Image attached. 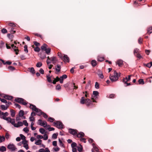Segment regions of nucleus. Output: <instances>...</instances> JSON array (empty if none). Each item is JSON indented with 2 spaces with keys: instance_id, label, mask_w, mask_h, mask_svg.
I'll list each match as a JSON object with an SVG mask.
<instances>
[{
  "instance_id": "052dcab7",
  "label": "nucleus",
  "mask_w": 152,
  "mask_h": 152,
  "mask_svg": "<svg viewBox=\"0 0 152 152\" xmlns=\"http://www.w3.org/2000/svg\"><path fill=\"white\" fill-rule=\"evenodd\" d=\"M61 87L60 85H57L56 87V89L57 90H60V89H61Z\"/></svg>"
},
{
  "instance_id": "338daca9",
  "label": "nucleus",
  "mask_w": 152,
  "mask_h": 152,
  "mask_svg": "<svg viewBox=\"0 0 152 152\" xmlns=\"http://www.w3.org/2000/svg\"><path fill=\"white\" fill-rule=\"evenodd\" d=\"M29 119L30 121H33L35 120L33 116H31L30 117Z\"/></svg>"
},
{
  "instance_id": "dca6fc26",
  "label": "nucleus",
  "mask_w": 152,
  "mask_h": 152,
  "mask_svg": "<svg viewBox=\"0 0 152 152\" xmlns=\"http://www.w3.org/2000/svg\"><path fill=\"white\" fill-rule=\"evenodd\" d=\"M39 57L42 59H43L45 57V55L43 52H42L39 54Z\"/></svg>"
},
{
  "instance_id": "bf43d9fd",
  "label": "nucleus",
  "mask_w": 152,
  "mask_h": 152,
  "mask_svg": "<svg viewBox=\"0 0 152 152\" xmlns=\"http://www.w3.org/2000/svg\"><path fill=\"white\" fill-rule=\"evenodd\" d=\"M95 88L96 89H98L99 88V84L97 82H96L95 83Z\"/></svg>"
},
{
  "instance_id": "49530a36",
  "label": "nucleus",
  "mask_w": 152,
  "mask_h": 152,
  "mask_svg": "<svg viewBox=\"0 0 152 152\" xmlns=\"http://www.w3.org/2000/svg\"><path fill=\"white\" fill-rule=\"evenodd\" d=\"M21 139L23 140H26V137L22 134H20V135Z\"/></svg>"
},
{
  "instance_id": "c756f323",
  "label": "nucleus",
  "mask_w": 152,
  "mask_h": 152,
  "mask_svg": "<svg viewBox=\"0 0 152 152\" xmlns=\"http://www.w3.org/2000/svg\"><path fill=\"white\" fill-rule=\"evenodd\" d=\"M28 69L29 70L30 72L32 74H34L35 73V71L34 68L31 67L29 68Z\"/></svg>"
},
{
  "instance_id": "7c9ffc66",
  "label": "nucleus",
  "mask_w": 152,
  "mask_h": 152,
  "mask_svg": "<svg viewBox=\"0 0 152 152\" xmlns=\"http://www.w3.org/2000/svg\"><path fill=\"white\" fill-rule=\"evenodd\" d=\"M46 77L49 83H52V80L49 74L47 75Z\"/></svg>"
},
{
  "instance_id": "3c124183",
  "label": "nucleus",
  "mask_w": 152,
  "mask_h": 152,
  "mask_svg": "<svg viewBox=\"0 0 152 152\" xmlns=\"http://www.w3.org/2000/svg\"><path fill=\"white\" fill-rule=\"evenodd\" d=\"M1 32L3 34H5L7 33V30L5 28H3L1 30Z\"/></svg>"
},
{
  "instance_id": "b1692460",
  "label": "nucleus",
  "mask_w": 152,
  "mask_h": 152,
  "mask_svg": "<svg viewBox=\"0 0 152 152\" xmlns=\"http://www.w3.org/2000/svg\"><path fill=\"white\" fill-rule=\"evenodd\" d=\"M24 111L23 110H21L19 112L18 115L19 117H21L24 115Z\"/></svg>"
},
{
  "instance_id": "603ef678",
  "label": "nucleus",
  "mask_w": 152,
  "mask_h": 152,
  "mask_svg": "<svg viewBox=\"0 0 152 152\" xmlns=\"http://www.w3.org/2000/svg\"><path fill=\"white\" fill-rule=\"evenodd\" d=\"M9 26L12 27V28L15 27V25L13 23H9L8 24Z\"/></svg>"
},
{
  "instance_id": "473e14b6",
  "label": "nucleus",
  "mask_w": 152,
  "mask_h": 152,
  "mask_svg": "<svg viewBox=\"0 0 152 152\" xmlns=\"http://www.w3.org/2000/svg\"><path fill=\"white\" fill-rule=\"evenodd\" d=\"M57 68H56V70L58 72H59L60 71L61 66L59 65H57Z\"/></svg>"
},
{
  "instance_id": "37998d69",
  "label": "nucleus",
  "mask_w": 152,
  "mask_h": 152,
  "mask_svg": "<svg viewBox=\"0 0 152 152\" xmlns=\"http://www.w3.org/2000/svg\"><path fill=\"white\" fill-rule=\"evenodd\" d=\"M92 145L95 151H99L98 148L95 146V145L94 143L92 144Z\"/></svg>"
},
{
  "instance_id": "393cba45",
  "label": "nucleus",
  "mask_w": 152,
  "mask_h": 152,
  "mask_svg": "<svg viewBox=\"0 0 152 152\" xmlns=\"http://www.w3.org/2000/svg\"><path fill=\"white\" fill-rule=\"evenodd\" d=\"M96 61L95 60H93L91 62V64L93 67L95 66L97 64Z\"/></svg>"
},
{
  "instance_id": "2eb2a0df",
  "label": "nucleus",
  "mask_w": 152,
  "mask_h": 152,
  "mask_svg": "<svg viewBox=\"0 0 152 152\" xmlns=\"http://www.w3.org/2000/svg\"><path fill=\"white\" fill-rule=\"evenodd\" d=\"M50 61H51V62H52L53 64H54L56 63L57 61L56 57L55 56L51 57Z\"/></svg>"
},
{
  "instance_id": "69168bd1",
  "label": "nucleus",
  "mask_w": 152,
  "mask_h": 152,
  "mask_svg": "<svg viewBox=\"0 0 152 152\" xmlns=\"http://www.w3.org/2000/svg\"><path fill=\"white\" fill-rule=\"evenodd\" d=\"M59 142L60 143V145L62 147H64V144L62 143V141L60 140V139L58 140Z\"/></svg>"
},
{
  "instance_id": "79ce46f5",
  "label": "nucleus",
  "mask_w": 152,
  "mask_h": 152,
  "mask_svg": "<svg viewBox=\"0 0 152 152\" xmlns=\"http://www.w3.org/2000/svg\"><path fill=\"white\" fill-rule=\"evenodd\" d=\"M42 65V64L41 62H38L36 64V66L37 67H40Z\"/></svg>"
},
{
  "instance_id": "864d4df0",
  "label": "nucleus",
  "mask_w": 152,
  "mask_h": 152,
  "mask_svg": "<svg viewBox=\"0 0 152 152\" xmlns=\"http://www.w3.org/2000/svg\"><path fill=\"white\" fill-rule=\"evenodd\" d=\"M27 48L28 47L27 45H25L24 46V50L26 53H27L28 52Z\"/></svg>"
},
{
  "instance_id": "c9c22d12",
  "label": "nucleus",
  "mask_w": 152,
  "mask_h": 152,
  "mask_svg": "<svg viewBox=\"0 0 152 152\" xmlns=\"http://www.w3.org/2000/svg\"><path fill=\"white\" fill-rule=\"evenodd\" d=\"M50 59L51 58H49V56L47 57V59L46 61L47 64H49L51 63V61H50Z\"/></svg>"
},
{
  "instance_id": "bb28decb",
  "label": "nucleus",
  "mask_w": 152,
  "mask_h": 152,
  "mask_svg": "<svg viewBox=\"0 0 152 152\" xmlns=\"http://www.w3.org/2000/svg\"><path fill=\"white\" fill-rule=\"evenodd\" d=\"M5 138L4 136H1L0 135V142H2L4 141Z\"/></svg>"
},
{
  "instance_id": "0e129e2a",
  "label": "nucleus",
  "mask_w": 152,
  "mask_h": 152,
  "mask_svg": "<svg viewBox=\"0 0 152 152\" xmlns=\"http://www.w3.org/2000/svg\"><path fill=\"white\" fill-rule=\"evenodd\" d=\"M77 144L76 143L73 142L71 144V147L72 148H75Z\"/></svg>"
},
{
  "instance_id": "6ab92c4d",
  "label": "nucleus",
  "mask_w": 152,
  "mask_h": 152,
  "mask_svg": "<svg viewBox=\"0 0 152 152\" xmlns=\"http://www.w3.org/2000/svg\"><path fill=\"white\" fill-rule=\"evenodd\" d=\"M35 112L37 113V115L39 116L42 115V113H43V112L41 111V110L38 108H37V110H36V111H35Z\"/></svg>"
},
{
  "instance_id": "774afa93",
  "label": "nucleus",
  "mask_w": 152,
  "mask_h": 152,
  "mask_svg": "<svg viewBox=\"0 0 152 152\" xmlns=\"http://www.w3.org/2000/svg\"><path fill=\"white\" fill-rule=\"evenodd\" d=\"M33 43L37 47L38 46L40 45V44L36 41H34V42Z\"/></svg>"
},
{
  "instance_id": "a18cd8bd",
  "label": "nucleus",
  "mask_w": 152,
  "mask_h": 152,
  "mask_svg": "<svg viewBox=\"0 0 152 152\" xmlns=\"http://www.w3.org/2000/svg\"><path fill=\"white\" fill-rule=\"evenodd\" d=\"M139 51V49L137 48H136L134 49V54L135 56L136 55L135 54L137 53V54L138 53V52Z\"/></svg>"
},
{
  "instance_id": "c85d7f7f",
  "label": "nucleus",
  "mask_w": 152,
  "mask_h": 152,
  "mask_svg": "<svg viewBox=\"0 0 152 152\" xmlns=\"http://www.w3.org/2000/svg\"><path fill=\"white\" fill-rule=\"evenodd\" d=\"M51 49L49 48H47L45 51V53L46 54L48 55L50 54V52Z\"/></svg>"
},
{
  "instance_id": "9b49d317",
  "label": "nucleus",
  "mask_w": 152,
  "mask_h": 152,
  "mask_svg": "<svg viewBox=\"0 0 152 152\" xmlns=\"http://www.w3.org/2000/svg\"><path fill=\"white\" fill-rule=\"evenodd\" d=\"M0 96L3 97L5 99L8 100H11L13 98V97L12 96H9L8 95H4V96H2L1 94H0Z\"/></svg>"
},
{
  "instance_id": "8fccbe9b",
  "label": "nucleus",
  "mask_w": 152,
  "mask_h": 152,
  "mask_svg": "<svg viewBox=\"0 0 152 152\" xmlns=\"http://www.w3.org/2000/svg\"><path fill=\"white\" fill-rule=\"evenodd\" d=\"M58 135V134H56V133L53 134L52 137L53 138L56 139L57 138V136Z\"/></svg>"
},
{
  "instance_id": "f704fd0d",
  "label": "nucleus",
  "mask_w": 152,
  "mask_h": 152,
  "mask_svg": "<svg viewBox=\"0 0 152 152\" xmlns=\"http://www.w3.org/2000/svg\"><path fill=\"white\" fill-rule=\"evenodd\" d=\"M152 33V27H149L148 28L147 33L150 34Z\"/></svg>"
},
{
  "instance_id": "0eeeda50",
  "label": "nucleus",
  "mask_w": 152,
  "mask_h": 152,
  "mask_svg": "<svg viewBox=\"0 0 152 152\" xmlns=\"http://www.w3.org/2000/svg\"><path fill=\"white\" fill-rule=\"evenodd\" d=\"M3 119L7 121L8 123H11L12 125L14 123V121L15 119L11 118L10 117H6V118H3Z\"/></svg>"
},
{
  "instance_id": "13d9d810",
  "label": "nucleus",
  "mask_w": 152,
  "mask_h": 152,
  "mask_svg": "<svg viewBox=\"0 0 152 152\" xmlns=\"http://www.w3.org/2000/svg\"><path fill=\"white\" fill-rule=\"evenodd\" d=\"M40 50V48L38 47H37L34 48V50L37 52H39Z\"/></svg>"
},
{
  "instance_id": "1a4fd4ad",
  "label": "nucleus",
  "mask_w": 152,
  "mask_h": 152,
  "mask_svg": "<svg viewBox=\"0 0 152 152\" xmlns=\"http://www.w3.org/2000/svg\"><path fill=\"white\" fill-rule=\"evenodd\" d=\"M21 143L23 145V147L26 150L28 149V144H27V142L26 140H23Z\"/></svg>"
},
{
  "instance_id": "a878e982",
  "label": "nucleus",
  "mask_w": 152,
  "mask_h": 152,
  "mask_svg": "<svg viewBox=\"0 0 152 152\" xmlns=\"http://www.w3.org/2000/svg\"><path fill=\"white\" fill-rule=\"evenodd\" d=\"M11 115L12 117H13L15 116V112L12 109L10 110Z\"/></svg>"
},
{
  "instance_id": "6e6d98bb",
  "label": "nucleus",
  "mask_w": 152,
  "mask_h": 152,
  "mask_svg": "<svg viewBox=\"0 0 152 152\" xmlns=\"http://www.w3.org/2000/svg\"><path fill=\"white\" fill-rule=\"evenodd\" d=\"M135 56L139 59L142 58V56L139 53H138Z\"/></svg>"
},
{
  "instance_id": "aec40b11",
  "label": "nucleus",
  "mask_w": 152,
  "mask_h": 152,
  "mask_svg": "<svg viewBox=\"0 0 152 152\" xmlns=\"http://www.w3.org/2000/svg\"><path fill=\"white\" fill-rule=\"evenodd\" d=\"M123 61L121 60H119L116 62V64L118 66H120L123 64Z\"/></svg>"
},
{
  "instance_id": "7ed1b4c3",
  "label": "nucleus",
  "mask_w": 152,
  "mask_h": 152,
  "mask_svg": "<svg viewBox=\"0 0 152 152\" xmlns=\"http://www.w3.org/2000/svg\"><path fill=\"white\" fill-rule=\"evenodd\" d=\"M37 124L41 126H42L45 128H47L48 125L47 122L44 121H42L40 119L38 120Z\"/></svg>"
},
{
  "instance_id": "423d86ee",
  "label": "nucleus",
  "mask_w": 152,
  "mask_h": 152,
  "mask_svg": "<svg viewBox=\"0 0 152 152\" xmlns=\"http://www.w3.org/2000/svg\"><path fill=\"white\" fill-rule=\"evenodd\" d=\"M99 93L97 91H94L93 92V94L92 95L91 98L93 100V102H96L94 99L97 98V96L99 95Z\"/></svg>"
},
{
  "instance_id": "4c0bfd02",
  "label": "nucleus",
  "mask_w": 152,
  "mask_h": 152,
  "mask_svg": "<svg viewBox=\"0 0 152 152\" xmlns=\"http://www.w3.org/2000/svg\"><path fill=\"white\" fill-rule=\"evenodd\" d=\"M39 132L42 134H44L45 132V130L43 128H41L39 129Z\"/></svg>"
},
{
  "instance_id": "f3484780",
  "label": "nucleus",
  "mask_w": 152,
  "mask_h": 152,
  "mask_svg": "<svg viewBox=\"0 0 152 152\" xmlns=\"http://www.w3.org/2000/svg\"><path fill=\"white\" fill-rule=\"evenodd\" d=\"M85 103L88 106H89L92 103V102L90 99H86L85 101Z\"/></svg>"
},
{
  "instance_id": "6e6552de",
  "label": "nucleus",
  "mask_w": 152,
  "mask_h": 152,
  "mask_svg": "<svg viewBox=\"0 0 152 152\" xmlns=\"http://www.w3.org/2000/svg\"><path fill=\"white\" fill-rule=\"evenodd\" d=\"M15 120L14 121V123L13 125L15 127L18 128L20 126H22L23 125V123L21 121H19L18 122L17 124L15 123Z\"/></svg>"
},
{
  "instance_id": "2f4dec72",
  "label": "nucleus",
  "mask_w": 152,
  "mask_h": 152,
  "mask_svg": "<svg viewBox=\"0 0 152 152\" xmlns=\"http://www.w3.org/2000/svg\"><path fill=\"white\" fill-rule=\"evenodd\" d=\"M85 99H84V97H82L81 98L80 101V103L81 104H83L85 103Z\"/></svg>"
},
{
  "instance_id": "ea45409f",
  "label": "nucleus",
  "mask_w": 152,
  "mask_h": 152,
  "mask_svg": "<svg viewBox=\"0 0 152 152\" xmlns=\"http://www.w3.org/2000/svg\"><path fill=\"white\" fill-rule=\"evenodd\" d=\"M104 58L103 57H100L98 56V61H102L104 60Z\"/></svg>"
},
{
  "instance_id": "4be33fe9",
  "label": "nucleus",
  "mask_w": 152,
  "mask_h": 152,
  "mask_svg": "<svg viewBox=\"0 0 152 152\" xmlns=\"http://www.w3.org/2000/svg\"><path fill=\"white\" fill-rule=\"evenodd\" d=\"M0 107L1 109L2 110H7L8 108V107L7 106H6L5 105H1Z\"/></svg>"
},
{
  "instance_id": "ddd939ff",
  "label": "nucleus",
  "mask_w": 152,
  "mask_h": 152,
  "mask_svg": "<svg viewBox=\"0 0 152 152\" xmlns=\"http://www.w3.org/2000/svg\"><path fill=\"white\" fill-rule=\"evenodd\" d=\"M64 61V62H69V58L66 55H64L63 56Z\"/></svg>"
},
{
  "instance_id": "72a5a7b5",
  "label": "nucleus",
  "mask_w": 152,
  "mask_h": 152,
  "mask_svg": "<svg viewBox=\"0 0 152 152\" xmlns=\"http://www.w3.org/2000/svg\"><path fill=\"white\" fill-rule=\"evenodd\" d=\"M47 128H48V129L49 131H53L55 129L54 128L50 127V126L49 125H48Z\"/></svg>"
},
{
  "instance_id": "de8ad7c7",
  "label": "nucleus",
  "mask_w": 152,
  "mask_h": 152,
  "mask_svg": "<svg viewBox=\"0 0 152 152\" xmlns=\"http://www.w3.org/2000/svg\"><path fill=\"white\" fill-rule=\"evenodd\" d=\"M23 131L26 133H28L29 132V129L27 127H26L23 129Z\"/></svg>"
},
{
  "instance_id": "f03ea898",
  "label": "nucleus",
  "mask_w": 152,
  "mask_h": 152,
  "mask_svg": "<svg viewBox=\"0 0 152 152\" xmlns=\"http://www.w3.org/2000/svg\"><path fill=\"white\" fill-rule=\"evenodd\" d=\"M15 101L19 103L26 105L27 104V102L23 99L22 98H17L15 99Z\"/></svg>"
},
{
  "instance_id": "e433bc0d",
  "label": "nucleus",
  "mask_w": 152,
  "mask_h": 152,
  "mask_svg": "<svg viewBox=\"0 0 152 152\" xmlns=\"http://www.w3.org/2000/svg\"><path fill=\"white\" fill-rule=\"evenodd\" d=\"M138 82L139 84H144V82L143 80L142 79H141L139 80Z\"/></svg>"
},
{
  "instance_id": "412c9836",
  "label": "nucleus",
  "mask_w": 152,
  "mask_h": 152,
  "mask_svg": "<svg viewBox=\"0 0 152 152\" xmlns=\"http://www.w3.org/2000/svg\"><path fill=\"white\" fill-rule=\"evenodd\" d=\"M47 45L45 44H44L43 45L41 46V49L43 51H45L47 48Z\"/></svg>"
},
{
  "instance_id": "f257e3e1",
  "label": "nucleus",
  "mask_w": 152,
  "mask_h": 152,
  "mask_svg": "<svg viewBox=\"0 0 152 152\" xmlns=\"http://www.w3.org/2000/svg\"><path fill=\"white\" fill-rule=\"evenodd\" d=\"M120 76V75L118 76V73L116 71H114V75L110 76V78L111 81L113 82L117 80L118 79V77Z\"/></svg>"
},
{
  "instance_id": "09e8293b",
  "label": "nucleus",
  "mask_w": 152,
  "mask_h": 152,
  "mask_svg": "<svg viewBox=\"0 0 152 152\" xmlns=\"http://www.w3.org/2000/svg\"><path fill=\"white\" fill-rule=\"evenodd\" d=\"M11 47H12V48H13L14 49V50L15 51H18V49L14 48V47L16 48V46H15L14 44H12L11 45Z\"/></svg>"
},
{
  "instance_id": "a19ab883",
  "label": "nucleus",
  "mask_w": 152,
  "mask_h": 152,
  "mask_svg": "<svg viewBox=\"0 0 152 152\" xmlns=\"http://www.w3.org/2000/svg\"><path fill=\"white\" fill-rule=\"evenodd\" d=\"M10 137V134H9V133L7 132L6 133V134H5V137L6 139L7 140H8L9 139Z\"/></svg>"
},
{
  "instance_id": "39448f33",
  "label": "nucleus",
  "mask_w": 152,
  "mask_h": 152,
  "mask_svg": "<svg viewBox=\"0 0 152 152\" xmlns=\"http://www.w3.org/2000/svg\"><path fill=\"white\" fill-rule=\"evenodd\" d=\"M7 148L12 151H14L17 149L15 145L13 144H9L7 146Z\"/></svg>"
},
{
  "instance_id": "5701e85b",
  "label": "nucleus",
  "mask_w": 152,
  "mask_h": 152,
  "mask_svg": "<svg viewBox=\"0 0 152 152\" xmlns=\"http://www.w3.org/2000/svg\"><path fill=\"white\" fill-rule=\"evenodd\" d=\"M6 148L4 146H1L0 147V151L1 152H3L6 151Z\"/></svg>"
},
{
  "instance_id": "c03bdc74",
  "label": "nucleus",
  "mask_w": 152,
  "mask_h": 152,
  "mask_svg": "<svg viewBox=\"0 0 152 152\" xmlns=\"http://www.w3.org/2000/svg\"><path fill=\"white\" fill-rule=\"evenodd\" d=\"M54 120L55 119L54 118L51 117H49L48 118V121L51 122H53Z\"/></svg>"
},
{
  "instance_id": "a211bd4d",
  "label": "nucleus",
  "mask_w": 152,
  "mask_h": 152,
  "mask_svg": "<svg viewBox=\"0 0 152 152\" xmlns=\"http://www.w3.org/2000/svg\"><path fill=\"white\" fill-rule=\"evenodd\" d=\"M77 136V137H82L84 136L85 134L84 133L82 132H80L79 133L76 134Z\"/></svg>"
},
{
  "instance_id": "20e7f679",
  "label": "nucleus",
  "mask_w": 152,
  "mask_h": 152,
  "mask_svg": "<svg viewBox=\"0 0 152 152\" xmlns=\"http://www.w3.org/2000/svg\"><path fill=\"white\" fill-rule=\"evenodd\" d=\"M53 124L54 126H56L57 128L58 129H62L63 127V125L62 123L58 121L53 122Z\"/></svg>"
},
{
  "instance_id": "cd10ccee",
  "label": "nucleus",
  "mask_w": 152,
  "mask_h": 152,
  "mask_svg": "<svg viewBox=\"0 0 152 152\" xmlns=\"http://www.w3.org/2000/svg\"><path fill=\"white\" fill-rule=\"evenodd\" d=\"M42 142V140L39 139L37 141H36L35 143V144L37 145H39L41 144Z\"/></svg>"
},
{
  "instance_id": "4d7b16f0",
  "label": "nucleus",
  "mask_w": 152,
  "mask_h": 152,
  "mask_svg": "<svg viewBox=\"0 0 152 152\" xmlns=\"http://www.w3.org/2000/svg\"><path fill=\"white\" fill-rule=\"evenodd\" d=\"M115 97V94H112L109 95V96H108V98H114Z\"/></svg>"
},
{
  "instance_id": "58836bf2",
  "label": "nucleus",
  "mask_w": 152,
  "mask_h": 152,
  "mask_svg": "<svg viewBox=\"0 0 152 152\" xmlns=\"http://www.w3.org/2000/svg\"><path fill=\"white\" fill-rule=\"evenodd\" d=\"M8 69L9 70L11 71H13L15 69L14 68V67L11 66H9Z\"/></svg>"
},
{
  "instance_id": "4468645a",
  "label": "nucleus",
  "mask_w": 152,
  "mask_h": 152,
  "mask_svg": "<svg viewBox=\"0 0 152 152\" xmlns=\"http://www.w3.org/2000/svg\"><path fill=\"white\" fill-rule=\"evenodd\" d=\"M29 107L33 111H36V110H37V108L36 107V106L33 104H30Z\"/></svg>"
},
{
  "instance_id": "680f3d73",
  "label": "nucleus",
  "mask_w": 152,
  "mask_h": 152,
  "mask_svg": "<svg viewBox=\"0 0 152 152\" xmlns=\"http://www.w3.org/2000/svg\"><path fill=\"white\" fill-rule=\"evenodd\" d=\"M42 115L43 117L45 118H47L48 117V115L45 113L43 112L42 113Z\"/></svg>"
},
{
  "instance_id": "e2e57ef3",
  "label": "nucleus",
  "mask_w": 152,
  "mask_h": 152,
  "mask_svg": "<svg viewBox=\"0 0 152 152\" xmlns=\"http://www.w3.org/2000/svg\"><path fill=\"white\" fill-rule=\"evenodd\" d=\"M48 138V136L46 134H44V135L43 139L44 140H47Z\"/></svg>"
},
{
  "instance_id": "9d476101",
  "label": "nucleus",
  "mask_w": 152,
  "mask_h": 152,
  "mask_svg": "<svg viewBox=\"0 0 152 152\" xmlns=\"http://www.w3.org/2000/svg\"><path fill=\"white\" fill-rule=\"evenodd\" d=\"M69 132L70 134L73 135L77 134V130H76L70 129H69Z\"/></svg>"
},
{
  "instance_id": "5fc2aeb1",
  "label": "nucleus",
  "mask_w": 152,
  "mask_h": 152,
  "mask_svg": "<svg viewBox=\"0 0 152 152\" xmlns=\"http://www.w3.org/2000/svg\"><path fill=\"white\" fill-rule=\"evenodd\" d=\"M23 124L26 126H28V124L26 120H24L23 121Z\"/></svg>"
},
{
  "instance_id": "f8f14e48",
  "label": "nucleus",
  "mask_w": 152,
  "mask_h": 152,
  "mask_svg": "<svg viewBox=\"0 0 152 152\" xmlns=\"http://www.w3.org/2000/svg\"><path fill=\"white\" fill-rule=\"evenodd\" d=\"M97 75L101 79H103L104 77V76L102 72L99 69L98 70Z\"/></svg>"
}]
</instances>
